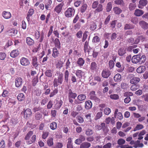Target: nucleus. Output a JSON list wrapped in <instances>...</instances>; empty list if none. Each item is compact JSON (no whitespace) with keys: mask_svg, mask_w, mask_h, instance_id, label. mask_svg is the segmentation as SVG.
<instances>
[{"mask_svg":"<svg viewBox=\"0 0 148 148\" xmlns=\"http://www.w3.org/2000/svg\"><path fill=\"white\" fill-rule=\"evenodd\" d=\"M103 5L101 4H99L98 5V6L95 10L96 12H101L103 11Z\"/></svg>","mask_w":148,"mask_h":148,"instance_id":"53","label":"nucleus"},{"mask_svg":"<svg viewBox=\"0 0 148 148\" xmlns=\"http://www.w3.org/2000/svg\"><path fill=\"white\" fill-rule=\"evenodd\" d=\"M101 130H102L104 132H105V130L107 132L108 131V129H107L106 127V124L104 123H102L101 124Z\"/></svg>","mask_w":148,"mask_h":148,"instance_id":"58","label":"nucleus"},{"mask_svg":"<svg viewBox=\"0 0 148 148\" xmlns=\"http://www.w3.org/2000/svg\"><path fill=\"white\" fill-rule=\"evenodd\" d=\"M92 103L90 100L86 101L85 103V108L86 110L90 109L92 107Z\"/></svg>","mask_w":148,"mask_h":148,"instance_id":"16","label":"nucleus"},{"mask_svg":"<svg viewBox=\"0 0 148 148\" xmlns=\"http://www.w3.org/2000/svg\"><path fill=\"white\" fill-rule=\"evenodd\" d=\"M140 27L143 29L146 30L148 29V23L144 21H141L139 22Z\"/></svg>","mask_w":148,"mask_h":148,"instance_id":"13","label":"nucleus"},{"mask_svg":"<svg viewBox=\"0 0 148 148\" xmlns=\"http://www.w3.org/2000/svg\"><path fill=\"white\" fill-rule=\"evenodd\" d=\"M63 81V75L62 73H59L58 78H55L53 81V85L54 87H57L59 84H62Z\"/></svg>","mask_w":148,"mask_h":148,"instance_id":"2","label":"nucleus"},{"mask_svg":"<svg viewBox=\"0 0 148 148\" xmlns=\"http://www.w3.org/2000/svg\"><path fill=\"white\" fill-rule=\"evenodd\" d=\"M110 71L106 69L103 70L101 73V75L104 78H108L111 75Z\"/></svg>","mask_w":148,"mask_h":148,"instance_id":"12","label":"nucleus"},{"mask_svg":"<svg viewBox=\"0 0 148 148\" xmlns=\"http://www.w3.org/2000/svg\"><path fill=\"white\" fill-rule=\"evenodd\" d=\"M45 75L48 77H51L52 76V71L50 69L47 70L45 72Z\"/></svg>","mask_w":148,"mask_h":148,"instance_id":"46","label":"nucleus"},{"mask_svg":"<svg viewBox=\"0 0 148 148\" xmlns=\"http://www.w3.org/2000/svg\"><path fill=\"white\" fill-rule=\"evenodd\" d=\"M33 132L32 131H29L26 135L25 138V139L27 140H29L30 138V136L33 134Z\"/></svg>","mask_w":148,"mask_h":148,"instance_id":"50","label":"nucleus"},{"mask_svg":"<svg viewBox=\"0 0 148 148\" xmlns=\"http://www.w3.org/2000/svg\"><path fill=\"white\" fill-rule=\"evenodd\" d=\"M19 52V51L17 49H15L12 51L10 54V56L13 58H15L17 56Z\"/></svg>","mask_w":148,"mask_h":148,"instance_id":"17","label":"nucleus"},{"mask_svg":"<svg viewBox=\"0 0 148 148\" xmlns=\"http://www.w3.org/2000/svg\"><path fill=\"white\" fill-rule=\"evenodd\" d=\"M86 135L88 136H91L93 134V131L91 129H87L86 132Z\"/></svg>","mask_w":148,"mask_h":148,"instance_id":"54","label":"nucleus"},{"mask_svg":"<svg viewBox=\"0 0 148 148\" xmlns=\"http://www.w3.org/2000/svg\"><path fill=\"white\" fill-rule=\"evenodd\" d=\"M83 73L82 71L78 69L76 71L75 75L79 78L81 79Z\"/></svg>","mask_w":148,"mask_h":148,"instance_id":"30","label":"nucleus"},{"mask_svg":"<svg viewBox=\"0 0 148 148\" xmlns=\"http://www.w3.org/2000/svg\"><path fill=\"white\" fill-rule=\"evenodd\" d=\"M115 4L118 5H123L124 4V1L123 0H116L114 1Z\"/></svg>","mask_w":148,"mask_h":148,"instance_id":"61","label":"nucleus"},{"mask_svg":"<svg viewBox=\"0 0 148 148\" xmlns=\"http://www.w3.org/2000/svg\"><path fill=\"white\" fill-rule=\"evenodd\" d=\"M75 12V11L74 8H68L65 11L64 14L67 17H71L74 16Z\"/></svg>","mask_w":148,"mask_h":148,"instance_id":"3","label":"nucleus"},{"mask_svg":"<svg viewBox=\"0 0 148 148\" xmlns=\"http://www.w3.org/2000/svg\"><path fill=\"white\" fill-rule=\"evenodd\" d=\"M138 18L137 17H132L131 18L130 21L133 24L136 25L137 24L138 22Z\"/></svg>","mask_w":148,"mask_h":148,"instance_id":"48","label":"nucleus"},{"mask_svg":"<svg viewBox=\"0 0 148 148\" xmlns=\"http://www.w3.org/2000/svg\"><path fill=\"white\" fill-rule=\"evenodd\" d=\"M144 14V12L142 10L137 9L135 11L134 14L137 16H140Z\"/></svg>","mask_w":148,"mask_h":148,"instance_id":"26","label":"nucleus"},{"mask_svg":"<svg viewBox=\"0 0 148 148\" xmlns=\"http://www.w3.org/2000/svg\"><path fill=\"white\" fill-rule=\"evenodd\" d=\"M23 113L24 114V117L27 119L29 117L32 115V112L31 110L29 108H27L26 109H24L21 113Z\"/></svg>","mask_w":148,"mask_h":148,"instance_id":"4","label":"nucleus"},{"mask_svg":"<svg viewBox=\"0 0 148 148\" xmlns=\"http://www.w3.org/2000/svg\"><path fill=\"white\" fill-rule=\"evenodd\" d=\"M112 8V3L111 2L108 3L106 6V11L107 12H110Z\"/></svg>","mask_w":148,"mask_h":148,"instance_id":"47","label":"nucleus"},{"mask_svg":"<svg viewBox=\"0 0 148 148\" xmlns=\"http://www.w3.org/2000/svg\"><path fill=\"white\" fill-rule=\"evenodd\" d=\"M144 127L141 124L137 125L136 127L134 128V131H135L142 129Z\"/></svg>","mask_w":148,"mask_h":148,"instance_id":"52","label":"nucleus"},{"mask_svg":"<svg viewBox=\"0 0 148 148\" xmlns=\"http://www.w3.org/2000/svg\"><path fill=\"white\" fill-rule=\"evenodd\" d=\"M54 44L55 47L57 48L58 49H60L61 48V43L59 40L58 38H56L55 39L54 41Z\"/></svg>","mask_w":148,"mask_h":148,"instance_id":"23","label":"nucleus"},{"mask_svg":"<svg viewBox=\"0 0 148 148\" xmlns=\"http://www.w3.org/2000/svg\"><path fill=\"white\" fill-rule=\"evenodd\" d=\"M71 63V61L69 59H68L67 60L65 64L66 69V70L65 71L64 73V82L66 84H67L68 83L69 77V72L67 70L70 68Z\"/></svg>","mask_w":148,"mask_h":148,"instance_id":"1","label":"nucleus"},{"mask_svg":"<svg viewBox=\"0 0 148 148\" xmlns=\"http://www.w3.org/2000/svg\"><path fill=\"white\" fill-rule=\"evenodd\" d=\"M85 137L82 135H80L79 136V138L76 139L75 141V143L77 145H79L83 141L85 140Z\"/></svg>","mask_w":148,"mask_h":148,"instance_id":"14","label":"nucleus"},{"mask_svg":"<svg viewBox=\"0 0 148 148\" xmlns=\"http://www.w3.org/2000/svg\"><path fill=\"white\" fill-rule=\"evenodd\" d=\"M17 30L14 28L10 29L8 31V34L11 36H15L17 34Z\"/></svg>","mask_w":148,"mask_h":148,"instance_id":"18","label":"nucleus"},{"mask_svg":"<svg viewBox=\"0 0 148 148\" xmlns=\"http://www.w3.org/2000/svg\"><path fill=\"white\" fill-rule=\"evenodd\" d=\"M20 63L22 65L26 66L29 64L30 62L27 58L22 57L20 59Z\"/></svg>","mask_w":148,"mask_h":148,"instance_id":"9","label":"nucleus"},{"mask_svg":"<svg viewBox=\"0 0 148 148\" xmlns=\"http://www.w3.org/2000/svg\"><path fill=\"white\" fill-rule=\"evenodd\" d=\"M90 146V143L87 142H84L81 144L80 148H89Z\"/></svg>","mask_w":148,"mask_h":148,"instance_id":"27","label":"nucleus"},{"mask_svg":"<svg viewBox=\"0 0 148 148\" xmlns=\"http://www.w3.org/2000/svg\"><path fill=\"white\" fill-rule=\"evenodd\" d=\"M57 48L56 47H53V48L52 56L54 58H56L58 57L59 54V53Z\"/></svg>","mask_w":148,"mask_h":148,"instance_id":"25","label":"nucleus"},{"mask_svg":"<svg viewBox=\"0 0 148 148\" xmlns=\"http://www.w3.org/2000/svg\"><path fill=\"white\" fill-rule=\"evenodd\" d=\"M63 62L62 61H58L56 64V68L60 69L63 66Z\"/></svg>","mask_w":148,"mask_h":148,"instance_id":"63","label":"nucleus"},{"mask_svg":"<svg viewBox=\"0 0 148 148\" xmlns=\"http://www.w3.org/2000/svg\"><path fill=\"white\" fill-rule=\"evenodd\" d=\"M2 16L5 19H8L11 17L10 13L6 11H4L3 12Z\"/></svg>","mask_w":148,"mask_h":148,"instance_id":"22","label":"nucleus"},{"mask_svg":"<svg viewBox=\"0 0 148 148\" xmlns=\"http://www.w3.org/2000/svg\"><path fill=\"white\" fill-rule=\"evenodd\" d=\"M118 53L119 56H122L126 53V51L124 49L121 48L118 50Z\"/></svg>","mask_w":148,"mask_h":148,"instance_id":"42","label":"nucleus"},{"mask_svg":"<svg viewBox=\"0 0 148 148\" xmlns=\"http://www.w3.org/2000/svg\"><path fill=\"white\" fill-rule=\"evenodd\" d=\"M36 139V135H33L32 137L30 140L27 141L26 143L28 145H29L35 142Z\"/></svg>","mask_w":148,"mask_h":148,"instance_id":"31","label":"nucleus"},{"mask_svg":"<svg viewBox=\"0 0 148 148\" xmlns=\"http://www.w3.org/2000/svg\"><path fill=\"white\" fill-rule=\"evenodd\" d=\"M86 96L84 94H80L77 96V99L78 100L82 101L85 100L86 99Z\"/></svg>","mask_w":148,"mask_h":148,"instance_id":"40","label":"nucleus"},{"mask_svg":"<svg viewBox=\"0 0 148 148\" xmlns=\"http://www.w3.org/2000/svg\"><path fill=\"white\" fill-rule=\"evenodd\" d=\"M129 77L131 79V77L132 78L130 80V82L132 84H136L139 82L140 80V79L138 77H133V75L132 74L129 75Z\"/></svg>","mask_w":148,"mask_h":148,"instance_id":"5","label":"nucleus"},{"mask_svg":"<svg viewBox=\"0 0 148 148\" xmlns=\"http://www.w3.org/2000/svg\"><path fill=\"white\" fill-rule=\"evenodd\" d=\"M100 41V38L97 36H94L92 40V42L95 43L99 42Z\"/></svg>","mask_w":148,"mask_h":148,"instance_id":"57","label":"nucleus"},{"mask_svg":"<svg viewBox=\"0 0 148 148\" xmlns=\"http://www.w3.org/2000/svg\"><path fill=\"white\" fill-rule=\"evenodd\" d=\"M35 117L37 120H41L42 119V115L41 114L37 112L35 114Z\"/></svg>","mask_w":148,"mask_h":148,"instance_id":"43","label":"nucleus"},{"mask_svg":"<svg viewBox=\"0 0 148 148\" xmlns=\"http://www.w3.org/2000/svg\"><path fill=\"white\" fill-rule=\"evenodd\" d=\"M6 143L4 140H2L0 142V148H5Z\"/></svg>","mask_w":148,"mask_h":148,"instance_id":"59","label":"nucleus"},{"mask_svg":"<svg viewBox=\"0 0 148 148\" xmlns=\"http://www.w3.org/2000/svg\"><path fill=\"white\" fill-rule=\"evenodd\" d=\"M97 25L95 23H92L90 25V28L91 30L93 31L96 28Z\"/></svg>","mask_w":148,"mask_h":148,"instance_id":"60","label":"nucleus"},{"mask_svg":"<svg viewBox=\"0 0 148 148\" xmlns=\"http://www.w3.org/2000/svg\"><path fill=\"white\" fill-rule=\"evenodd\" d=\"M140 55H138L133 56L132 58V61L134 63H139Z\"/></svg>","mask_w":148,"mask_h":148,"instance_id":"20","label":"nucleus"},{"mask_svg":"<svg viewBox=\"0 0 148 148\" xmlns=\"http://www.w3.org/2000/svg\"><path fill=\"white\" fill-rule=\"evenodd\" d=\"M118 109H116L115 110L114 112V117L115 118H117L119 120H121L123 118V116L121 112H118Z\"/></svg>","mask_w":148,"mask_h":148,"instance_id":"8","label":"nucleus"},{"mask_svg":"<svg viewBox=\"0 0 148 148\" xmlns=\"http://www.w3.org/2000/svg\"><path fill=\"white\" fill-rule=\"evenodd\" d=\"M17 98L19 101H22L25 99V97L23 94L20 93L18 95Z\"/></svg>","mask_w":148,"mask_h":148,"instance_id":"44","label":"nucleus"},{"mask_svg":"<svg viewBox=\"0 0 148 148\" xmlns=\"http://www.w3.org/2000/svg\"><path fill=\"white\" fill-rule=\"evenodd\" d=\"M52 3L51 0H46L45 1V8L47 10H49V8L51 7Z\"/></svg>","mask_w":148,"mask_h":148,"instance_id":"24","label":"nucleus"},{"mask_svg":"<svg viewBox=\"0 0 148 148\" xmlns=\"http://www.w3.org/2000/svg\"><path fill=\"white\" fill-rule=\"evenodd\" d=\"M77 96V94L75 93H73L71 89H69L68 90V97L72 98L75 99Z\"/></svg>","mask_w":148,"mask_h":148,"instance_id":"19","label":"nucleus"},{"mask_svg":"<svg viewBox=\"0 0 148 148\" xmlns=\"http://www.w3.org/2000/svg\"><path fill=\"white\" fill-rule=\"evenodd\" d=\"M121 76L119 73H117L114 77V80L116 82H120L121 81Z\"/></svg>","mask_w":148,"mask_h":148,"instance_id":"33","label":"nucleus"},{"mask_svg":"<svg viewBox=\"0 0 148 148\" xmlns=\"http://www.w3.org/2000/svg\"><path fill=\"white\" fill-rule=\"evenodd\" d=\"M136 7L135 4L131 3L129 5V8L130 10L132 11L134 10Z\"/></svg>","mask_w":148,"mask_h":148,"instance_id":"55","label":"nucleus"},{"mask_svg":"<svg viewBox=\"0 0 148 148\" xmlns=\"http://www.w3.org/2000/svg\"><path fill=\"white\" fill-rule=\"evenodd\" d=\"M90 99L91 100H95L97 98L95 92L94 91H92L90 92L89 94Z\"/></svg>","mask_w":148,"mask_h":148,"instance_id":"36","label":"nucleus"},{"mask_svg":"<svg viewBox=\"0 0 148 148\" xmlns=\"http://www.w3.org/2000/svg\"><path fill=\"white\" fill-rule=\"evenodd\" d=\"M89 40H88L86 41L84 44V51L85 53H88L89 56V52L90 51V47L89 46Z\"/></svg>","mask_w":148,"mask_h":148,"instance_id":"11","label":"nucleus"},{"mask_svg":"<svg viewBox=\"0 0 148 148\" xmlns=\"http://www.w3.org/2000/svg\"><path fill=\"white\" fill-rule=\"evenodd\" d=\"M64 5V3L63 2H62L59 3L55 7L54 9V11L57 14H59L61 12Z\"/></svg>","mask_w":148,"mask_h":148,"instance_id":"10","label":"nucleus"},{"mask_svg":"<svg viewBox=\"0 0 148 148\" xmlns=\"http://www.w3.org/2000/svg\"><path fill=\"white\" fill-rule=\"evenodd\" d=\"M15 86L18 88L22 86L23 83V80L21 77H18L15 79Z\"/></svg>","mask_w":148,"mask_h":148,"instance_id":"6","label":"nucleus"},{"mask_svg":"<svg viewBox=\"0 0 148 148\" xmlns=\"http://www.w3.org/2000/svg\"><path fill=\"white\" fill-rule=\"evenodd\" d=\"M32 64L33 66L35 69H37L38 68L39 64L37 62V58L36 56L32 57Z\"/></svg>","mask_w":148,"mask_h":148,"instance_id":"7","label":"nucleus"},{"mask_svg":"<svg viewBox=\"0 0 148 148\" xmlns=\"http://www.w3.org/2000/svg\"><path fill=\"white\" fill-rule=\"evenodd\" d=\"M58 90L57 88L55 89L52 91L50 92L49 97H53L57 94L58 92Z\"/></svg>","mask_w":148,"mask_h":148,"instance_id":"41","label":"nucleus"},{"mask_svg":"<svg viewBox=\"0 0 148 148\" xmlns=\"http://www.w3.org/2000/svg\"><path fill=\"white\" fill-rule=\"evenodd\" d=\"M87 7V5L86 4H83L80 8V12L82 13L84 12L86 10Z\"/></svg>","mask_w":148,"mask_h":148,"instance_id":"49","label":"nucleus"},{"mask_svg":"<svg viewBox=\"0 0 148 148\" xmlns=\"http://www.w3.org/2000/svg\"><path fill=\"white\" fill-rule=\"evenodd\" d=\"M130 87V89L132 91H135L140 88L139 85L137 84H133Z\"/></svg>","mask_w":148,"mask_h":148,"instance_id":"35","label":"nucleus"},{"mask_svg":"<svg viewBox=\"0 0 148 148\" xmlns=\"http://www.w3.org/2000/svg\"><path fill=\"white\" fill-rule=\"evenodd\" d=\"M135 27V26L129 24H125L124 29L125 30L133 29Z\"/></svg>","mask_w":148,"mask_h":148,"instance_id":"39","label":"nucleus"},{"mask_svg":"<svg viewBox=\"0 0 148 148\" xmlns=\"http://www.w3.org/2000/svg\"><path fill=\"white\" fill-rule=\"evenodd\" d=\"M68 142L67 144V148H73V146L72 138H69L68 139Z\"/></svg>","mask_w":148,"mask_h":148,"instance_id":"38","label":"nucleus"},{"mask_svg":"<svg viewBox=\"0 0 148 148\" xmlns=\"http://www.w3.org/2000/svg\"><path fill=\"white\" fill-rule=\"evenodd\" d=\"M146 70V67L143 66H140L138 67L136 70V72L139 73L144 72Z\"/></svg>","mask_w":148,"mask_h":148,"instance_id":"28","label":"nucleus"},{"mask_svg":"<svg viewBox=\"0 0 148 148\" xmlns=\"http://www.w3.org/2000/svg\"><path fill=\"white\" fill-rule=\"evenodd\" d=\"M49 127L52 130H56L57 127V124L56 122H53L50 124Z\"/></svg>","mask_w":148,"mask_h":148,"instance_id":"37","label":"nucleus"},{"mask_svg":"<svg viewBox=\"0 0 148 148\" xmlns=\"http://www.w3.org/2000/svg\"><path fill=\"white\" fill-rule=\"evenodd\" d=\"M104 112L105 114L108 115L111 112V110L109 108H106L104 109Z\"/></svg>","mask_w":148,"mask_h":148,"instance_id":"62","label":"nucleus"},{"mask_svg":"<svg viewBox=\"0 0 148 148\" xmlns=\"http://www.w3.org/2000/svg\"><path fill=\"white\" fill-rule=\"evenodd\" d=\"M47 143L48 145L49 146L51 147L53 145V139L52 138H49L47 141Z\"/></svg>","mask_w":148,"mask_h":148,"instance_id":"45","label":"nucleus"},{"mask_svg":"<svg viewBox=\"0 0 148 148\" xmlns=\"http://www.w3.org/2000/svg\"><path fill=\"white\" fill-rule=\"evenodd\" d=\"M110 98L112 99L117 100L119 99V96L117 94H112L110 96Z\"/></svg>","mask_w":148,"mask_h":148,"instance_id":"56","label":"nucleus"},{"mask_svg":"<svg viewBox=\"0 0 148 148\" xmlns=\"http://www.w3.org/2000/svg\"><path fill=\"white\" fill-rule=\"evenodd\" d=\"M146 59V57L145 55H143L140 57V55L139 63L141 64L145 62Z\"/></svg>","mask_w":148,"mask_h":148,"instance_id":"51","label":"nucleus"},{"mask_svg":"<svg viewBox=\"0 0 148 148\" xmlns=\"http://www.w3.org/2000/svg\"><path fill=\"white\" fill-rule=\"evenodd\" d=\"M90 69L93 71H95L97 69V65L95 62H92L90 65Z\"/></svg>","mask_w":148,"mask_h":148,"instance_id":"29","label":"nucleus"},{"mask_svg":"<svg viewBox=\"0 0 148 148\" xmlns=\"http://www.w3.org/2000/svg\"><path fill=\"white\" fill-rule=\"evenodd\" d=\"M85 62L84 60L82 58H80L78 59L77 61V64L78 66H83Z\"/></svg>","mask_w":148,"mask_h":148,"instance_id":"32","label":"nucleus"},{"mask_svg":"<svg viewBox=\"0 0 148 148\" xmlns=\"http://www.w3.org/2000/svg\"><path fill=\"white\" fill-rule=\"evenodd\" d=\"M63 146V145L62 143L58 142L57 143L56 146L53 148H62Z\"/></svg>","mask_w":148,"mask_h":148,"instance_id":"64","label":"nucleus"},{"mask_svg":"<svg viewBox=\"0 0 148 148\" xmlns=\"http://www.w3.org/2000/svg\"><path fill=\"white\" fill-rule=\"evenodd\" d=\"M26 42L27 45L29 46H33L35 43L34 40L29 37L26 38Z\"/></svg>","mask_w":148,"mask_h":148,"instance_id":"15","label":"nucleus"},{"mask_svg":"<svg viewBox=\"0 0 148 148\" xmlns=\"http://www.w3.org/2000/svg\"><path fill=\"white\" fill-rule=\"evenodd\" d=\"M113 10L115 14L118 15L120 14L122 12V10L121 8L117 7H114L113 8Z\"/></svg>","mask_w":148,"mask_h":148,"instance_id":"34","label":"nucleus"},{"mask_svg":"<svg viewBox=\"0 0 148 148\" xmlns=\"http://www.w3.org/2000/svg\"><path fill=\"white\" fill-rule=\"evenodd\" d=\"M139 3L138 8L142 9L143 6L146 5L147 3V0H140Z\"/></svg>","mask_w":148,"mask_h":148,"instance_id":"21","label":"nucleus"}]
</instances>
